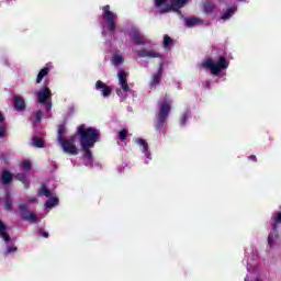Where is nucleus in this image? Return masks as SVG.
Segmentation results:
<instances>
[{"label": "nucleus", "instance_id": "obj_1", "mask_svg": "<svg viewBox=\"0 0 281 281\" xmlns=\"http://www.w3.org/2000/svg\"><path fill=\"white\" fill-rule=\"evenodd\" d=\"M77 137H79L81 148H93L95 143L100 142V130L81 124L77 128Z\"/></svg>", "mask_w": 281, "mask_h": 281}, {"label": "nucleus", "instance_id": "obj_2", "mask_svg": "<svg viewBox=\"0 0 281 281\" xmlns=\"http://www.w3.org/2000/svg\"><path fill=\"white\" fill-rule=\"evenodd\" d=\"M170 113H172V100L165 98V100L158 101V111L155 114L154 121L155 131L161 132L168 122V117H170Z\"/></svg>", "mask_w": 281, "mask_h": 281}, {"label": "nucleus", "instance_id": "obj_3", "mask_svg": "<svg viewBox=\"0 0 281 281\" xmlns=\"http://www.w3.org/2000/svg\"><path fill=\"white\" fill-rule=\"evenodd\" d=\"M203 69H210L211 74L213 76H218L221 71L227 69L229 67V60L225 58V56H220L217 63H214L213 58H207L203 64H202Z\"/></svg>", "mask_w": 281, "mask_h": 281}, {"label": "nucleus", "instance_id": "obj_4", "mask_svg": "<svg viewBox=\"0 0 281 281\" xmlns=\"http://www.w3.org/2000/svg\"><path fill=\"white\" fill-rule=\"evenodd\" d=\"M54 94L52 93V89H49V87L47 86H43L42 89L37 92L36 97H37V102L40 104H44L45 106V111L49 112L52 111V97Z\"/></svg>", "mask_w": 281, "mask_h": 281}, {"label": "nucleus", "instance_id": "obj_5", "mask_svg": "<svg viewBox=\"0 0 281 281\" xmlns=\"http://www.w3.org/2000/svg\"><path fill=\"white\" fill-rule=\"evenodd\" d=\"M273 222H272V232H274L273 234H269L268 236V246L271 248L274 245V240H278V238H280V234L278 233L279 229V225H281V212H274L272 215Z\"/></svg>", "mask_w": 281, "mask_h": 281}, {"label": "nucleus", "instance_id": "obj_6", "mask_svg": "<svg viewBox=\"0 0 281 281\" xmlns=\"http://www.w3.org/2000/svg\"><path fill=\"white\" fill-rule=\"evenodd\" d=\"M76 139H78V134H75L70 137V139L59 140V144L67 155H78L79 150L76 147Z\"/></svg>", "mask_w": 281, "mask_h": 281}, {"label": "nucleus", "instance_id": "obj_7", "mask_svg": "<svg viewBox=\"0 0 281 281\" xmlns=\"http://www.w3.org/2000/svg\"><path fill=\"white\" fill-rule=\"evenodd\" d=\"M103 10V19L108 22V29L109 32H115L116 25H115V13L111 11V5L106 4L102 7Z\"/></svg>", "mask_w": 281, "mask_h": 281}, {"label": "nucleus", "instance_id": "obj_8", "mask_svg": "<svg viewBox=\"0 0 281 281\" xmlns=\"http://www.w3.org/2000/svg\"><path fill=\"white\" fill-rule=\"evenodd\" d=\"M19 210L22 221H27L31 224L38 223V216L34 212H30L27 204H20Z\"/></svg>", "mask_w": 281, "mask_h": 281}, {"label": "nucleus", "instance_id": "obj_9", "mask_svg": "<svg viewBox=\"0 0 281 281\" xmlns=\"http://www.w3.org/2000/svg\"><path fill=\"white\" fill-rule=\"evenodd\" d=\"M188 3V0H170V4H166L161 10L160 14H167V12H177V10H181L183 5Z\"/></svg>", "mask_w": 281, "mask_h": 281}, {"label": "nucleus", "instance_id": "obj_10", "mask_svg": "<svg viewBox=\"0 0 281 281\" xmlns=\"http://www.w3.org/2000/svg\"><path fill=\"white\" fill-rule=\"evenodd\" d=\"M162 76H164V64L160 63L157 72L151 76V79L149 81V87L151 89H157L158 85H161Z\"/></svg>", "mask_w": 281, "mask_h": 281}, {"label": "nucleus", "instance_id": "obj_11", "mask_svg": "<svg viewBox=\"0 0 281 281\" xmlns=\"http://www.w3.org/2000/svg\"><path fill=\"white\" fill-rule=\"evenodd\" d=\"M117 76H119V85L121 86L122 91H124V93H128L131 91V88L128 87L126 71L120 70L117 72Z\"/></svg>", "mask_w": 281, "mask_h": 281}, {"label": "nucleus", "instance_id": "obj_12", "mask_svg": "<svg viewBox=\"0 0 281 281\" xmlns=\"http://www.w3.org/2000/svg\"><path fill=\"white\" fill-rule=\"evenodd\" d=\"M95 89H97V91L101 92V95H103V98H109L111 95V93L113 92V90L106 83H104L102 80H98L95 82Z\"/></svg>", "mask_w": 281, "mask_h": 281}, {"label": "nucleus", "instance_id": "obj_13", "mask_svg": "<svg viewBox=\"0 0 281 281\" xmlns=\"http://www.w3.org/2000/svg\"><path fill=\"white\" fill-rule=\"evenodd\" d=\"M137 56L139 58H161V54H159L155 50H148L146 48L137 50Z\"/></svg>", "mask_w": 281, "mask_h": 281}, {"label": "nucleus", "instance_id": "obj_14", "mask_svg": "<svg viewBox=\"0 0 281 281\" xmlns=\"http://www.w3.org/2000/svg\"><path fill=\"white\" fill-rule=\"evenodd\" d=\"M13 106L15 111H25V99H23L21 95H13Z\"/></svg>", "mask_w": 281, "mask_h": 281}, {"label": "nucleus", "instance_id": "obj_15", "mask_svg": "<svg viewBox=\"0 0 281 281\" xmlns=\"http://www.w3.org/2000/svg\"><path fill=\"white\" fill-rule=\"evenodd\" d=\"M202 9L204 14H214V11L216 10V4L210 0H205L202 3Z\"/></svg>", "mask_w": 281, "mask_h": 281}, {"label": "nucleus", "instance_id": "obj_16", "mask_svg": "<svg viewBox=\"0 0 281 281\" xmlns=\"http://www.w3.org/2000/svg\"><path fill=\"white\" fill-rule=\"evenodd\" d=\"M13 179H14V175H12L9 170L2 171L0 180L3 186H10Z\"/></svg>", "mask_w": 281, "mask_h": 281}, {"label": "nucleus", "instance_id": "obj_17", "mask_svg": "<svg viewBox=\"0 0 281 281\" xmlns=\"http://www.w3.org/2000/svg\"><path fill=\"white\" fill-rule=\"evenodd\" d=\"M184 25L187 27H194L196 25H203V20L196 16L187 18L184 20Z\"/></svg>", "mask_w": 281, "mask_h": 281}, {"label": "nucleus", "instance_id": "obj_18", "mask_svg": "<svg viewBox=\"0 0 281 281\" xmlns=\"http://www.w3.org/2000/svg\"><path fill=\"white\" fill-rule=\"evenodd\" d=\"M49 67L50 65L46 64V66L40 70L35 80L36 85H41L43 82V78L49 75Z\"/></svg>", "mask_w": 281, "mask_h": 281}, {"label": "nucleus", "instance_id": "obj_19", "mask_svg": "<svg viewBox=\"0 0 281 281\" xmlns=\"http://www.w3.org/2000/svg\"><path fill=\"white\" fill-rule=\"evenodd\" d=\"M14 200L12 199V194L10 193V191H5V198H4V209L7 210V212H12Z\"/></svg>", "mask_w": 281, "mask_h": 281}, {"label": "nucleus", "instance_id": "obj_20", "mask_svg": "<svg viewBox=\"0 0 281 281\" xmlns=\"http://www.w3.org/2000/svg\"><path fill=\"white\" fill-rule=\"evenodd\" d=\"M236 10H238V7H236V4H233L231 8H228L226 10L225 13L222 14L221 19L223 21H227V20L232 19V16H234V14H236Z\"/></svg>", "mask_w": 281, "mask_h": 281}, {"label": "nucleus", "instance_id": "obj_21", "mask_svg": "<svg viewBox=\"0 0 281 281\" xmlns=\"http://www.w3.org/2000/svg\"><path fill=\"white\" fill-rule=\"evenodd\" d=\"M14 179H16V181H21L25 189L30 188V179H27V176L25 173H16L14 176Z\"/></svg>", "mask_w": 281, "mask_h": 281}, {"label": "nucleus", "instance_id": "obj_22", "mask_svg": "<svg viewBox=\"0 0 281 281\" xmlns=\"http://www.w3.org/2000/svg\"><path fill=\"white\" fill-rule=\"evenodd\" d=\"M0 236L5 240V243H10V235L8 234V226H5L1 221H0Z\"/></svg>", "mask_w": 281, "mask_h": 281}, {"label": "nucleus", "instance_id": "obj_23", "mask_svg": "<svg viewBox=\"0 0 281 281\" xmlns=\"http://www.w3.org/2000/svg\"><path fill=\"white\" fill-rule=\"evenodd\" d=\"M0 236L5 240V243H10V235L8 234V226H5L1 221H0Z\"/></svg>", "mask_w": 281, "mask_h": 281}, {"label": "nucleus", "instance_id": "obj_24", "mask_svg": "<svg viewBox=\"0 0 281 281\" xmlns=\"http://www.w3.org/2000/svg\"><path fill=\"white\" fill-rule=\"evenodd\" d=\"M133 41L135 45H146V38L139 32L133 34Z\"/></svg>", "mask_w": 281, "mask_h": 281}, {"label": "nucleus", "instance_id": "obj_25", "mask_svg": "<svg viewBox=\"0 0 281 281\" xmlns=\"http://www.w3.org/2000/svg\"><path fill=\"white\" fill-rule=\"evenodd\" d=\"M16 251H19V248L14 244H10L3 251V256H12V254H16Z\"/></svg>", "mask_w": 281, "mask_h": 281}, {"label": "nucleus", "instance_id": "obj_26", "mask_svg": "<svg viewBox=\"0 0 281 281\" xmlns=\"http://www.w3.org/2000/svg\"><path fill=\"white\" fill-rule=\"evenodd\" d=\"M56 205H58V198H52L44 203L46 210H52L53 207H56Z\"/></svg>", "mask_w": 281, "mask_h": 281}, {"label": "nucleus", "instance_id": "obj_27", "mask_svg": "<svg viewBox=\"0 0 281 281\" xmlns=\"http://www.w3.org/2000/svg\"><path fill=\"white\" fill-rule=\"evenodd\" d=\"M40 196H52V191L47 188V186L42 184L40 191H38Z\"/></svg>", "mask_w": 281, "mask_h": 281}, {"label": "nucleus", "instance_id": "obj_28", "mask_svg": "<svg viewBox=\"0 0 281 281\" xmlns=\"http://www.w3.org/2000/svg\"><path fill=\"white\" fill-rule=\"evenodd\" d=\"M32 142L35 148H45V142L43 140V138L33 137Z\"/></svg>", "mask_w": 281, "mask_h": 281}, {"label": "nucleus", "instance_id": "obj_29", "mask_svg": "<svg viewBox=\"0 0 281 281\" xmlns=\"http://www.w3.org/2000/svg\"><path fill=\"white\" fill-rule=\"evenodd\" d=\"M190 114H191L190 110H186L182 113V115L180 117V126H184L187 124L188 117H190Z\"/></svg>", "mask_w": 281, "mask_h": 281}, {"label": "nucleus", "instance_id": "obj_30", "mask_svg": "<svg viewBox=\"0 0 281 281\" xmlns=\"http://www.w3.org/2000/svg\"><path fill=\"white\" fill-rule=\"evenodd\" d=\"M112 63L115 67L122 65L124 63V57L122 55H114L112 58Z\"/></svg>", "mask_w": 281, "mask_h": 281}, {"label": "nucleus", "instance_id": "obj_31", "mask_svg": "<svg viewBox=\"0 0 281 281\" xmlns=\"http://www.w3.org/2000/svg\"><path fill=\"white\" fill-rule=\"evenodd\" d=\"M128 137V128H123L119 132V139L121 142H126V138Z\"/></svg>", "mask_w": 281, "mask_h": 281}, {"label": "nucleus", "instance_id": "obj_32", "mask_svg": "<svg viewBox=\"0 0 281 281\" xmlns=\"http://www.w3.org/2000/svg\"><path fill=\"white\" fill-rule=\"evenodd\" d=\"M92 147H88V148H81L85 151V159H88V161H92L93 159V154H91V149Z\"/></svg>", "mask_w": 281, "mask_h": 281}, {"label": "nucleus", "instance_id": "obj_33", "mask_svg": "<svg viewBox=\"0 0 281 281\" xmlns=\"http://www.w3.org/2000/svg\"><path fill=\"white\" fill-rule=\"evenodd\" d=\"M21 168L30 172L32 170V162L30 160H24L21 162Z\"/></svg>", "mask_w": 281, "mask_h": 281}, {"label": "nucleus", "instance_id": "obj_34", "mask_svg": "<svg viewBox=\"0 0 281 281\" xmlns=\"http://www.w3.org/2000/svg\"><path fill=\"white\" fill-rule=\"evenodd\" d=\"M65 125H59L58 127V142H61L65 139Z\"/></svg>", "mask_w": 281, "mask_h": 281}, {"label": "nucleus", "instance_id": "obj_35", "mask_svg": "<svg viewBox=\"0 0 281 281\" xmlns=\"http://www.w3.org/2000/svg\"><path fill=\"white\" fill-rule=\"evenodd\" d=\"M137 144H138V146H142L143 153H146V150H148V143H146V139L138 138Z\"/></svg>", "mask_w": 281, "mask_h": 281}, {"label": "nucleus", "instance_id": "obj_36", "mask_svg": "<svg viewBox=\"0 0 281 281\" xmlns=\"http://www.w3.org/2000/svg\"><path fill=\"white\" fill-rule=\"evenodd\" d=\"M170 45H172V37L165 35L164 36V47L165 49H168V47H170Z\"/></svg>", "mask_w": 281, "mask_h": 281}, {"label": "nucleus", "instance_id": "obj_37", "mask_svg": "<svg viewBox=\"0 0 281 281\" xmlns=\"http://www.w3.org/2000/svg\"><path fill=\"white\" fill-rule=\"evenodd\" d=\"M35 115V122H41L43 120V111L37 110L34 112Z\"/></svg>", "mask_w": 281, "mask_h": 281}, {"label": "nucleus", "instance_id": "obj_38", "mask_svg": "<svg viewBox=\"0 0 281 281\" xmlns=\"http://www.w3.org/2000/svg\"><path fill=\"white\" fill-rule=\"evenodd\" d=\"M37 236H41L42 238H49V233L43 231V229H40L36 232Z\"/></svg>", "mask_w": 281, "mask_h": 281}, {"label": "nucleus", "instance_id": "obj_39", "mask_svg": "<svg viewBox=\"0 0 281 281\" xmlns=\"http://www.w3.org/2000/svg\"><path fill=\"white\" fill-rule=\"evenodd\" d=\"M156 8H161L162 5H166L168 3V0H155Z\"/></svg>", "mask_w": 281, "mask_h": 281}, {"label": "nucleus", "instance_id": "obj_40", "mask_svg": "<svg viewBox=\"0 0 281 281\" xmlns=\"http://www.w3.org/2000/svg\"><path fill=\"white\" fill-rule=\"evenodd\" d=\"M5 126L0 125V137H3L5 135Z\"/></svg>", "mask_w": 281, "mask_h": 281}, {"label": "nucleus", "instance_id": "obj_41", "mask_svg": "<svg viewBox=\"0 0 281 281\" xmlns=\"http://www.w3.org/2000/svg\"><path fill=\"white\" fill-rule=\"evenodd\" d=\"M248 159H249V161H258V158L256 157V155H250V156H248Z\"/></svg>", "mask_w": 281, "mask_h": 281}, {"label": "nucleus", "instance_id": "obj_42", "mask_svg": "<svg viewBox=\"0 0 281 281\" xmlns=\"http://www.w3.org/2000/svg\"><path fill=\"white\" fill-rule=\"evenodd\" d=\"M5 122V117L3 116V113L0 112V124Z\"/></svg>", "mask_w": 281, "mask_h": 281}, {"label": "nucleus", "instance_id": "obj_43", "mask_svg": "<svg viewBox=\"0 0 281 281\" xmlns=\"http://www.w3.org/2000/svg\"><path fill=\"white\" fill-rule=\"evenodd\" d=\"M237 1H240V2H246L247 0H237Z\"/></svg>", "mask_w": 281, "mask_h": 281}]
</instances>
